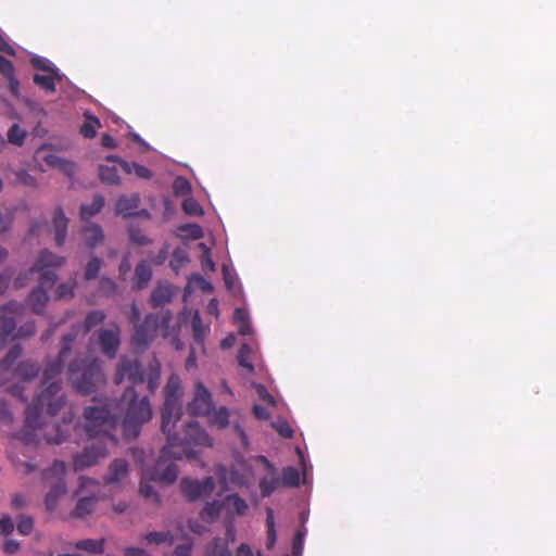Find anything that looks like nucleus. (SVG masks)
I'll return each mask as SVG.
<instances>
[{
    "mask_svg": "<svg viewBox=\"0 0 556 556\" xmlns=\"http://www.w3.org/2000/svg\"><path fill=\"white\" fill-rule=\"evenodd\" d=\"M123 435L126 440L139 437L142 426L152 418V407L147 396L138 400L132 388H126L122 397L108 400L104 403L87 406L84 410L85 429L90 438H102L103 441L116 443L112 431L116 428L119 416Z\"/></svg>",
    "mask_w": 556,
    "mask_h": 556,
    "instance_id": "obj_1",
    "label": "nucleus"
},
{
    "mask_svg": "<svg viewBox=\"0 0 556 556\" xmlns=\"http://www.w3.org/2000/svg\"><path fill=\"white\" fill-rule=\"evenodd\" d=\"M180 421L181 418L170 419L168 431H163L167 438V445L162 451L163 457L195 458L197 453L191 446H211L212 439L197 420L191 419L178 426Z\"/></svg>",
    "mask_w": 556,
    "mask_h": 556,
    "instance_id": "obj_2",
    "label": "nucleus"
},
{
    "mask_svg": "<svg viewBox=\"0 0 556 556\" xmlns=\"http://www.w3.org/2000/svg\"><path fill=\"white\" fill-rule=\"evenodd\" d=\"M65 403V395L60 393V386L52 382L42 390L26 408L25 426L22 430V439L26 444L35 441L33 430L40 426V414L46 410L49 415H55Z\"/></svg>",
    "mask_w": 556,
    "mask_h": 556,
    "instance_id": "obj_3",
    "label": "nucleus"
},
{
    "mask_svg": "<svg viewBox=\"0 0 556 556\" xmlns=\"http://www.w3.org/2000/svg\"><path fill=\"white\" fill-rule=\"evenodd\" d=\"M68 378L74 389L81 394H91L105 377L98 359L75 358L68 366Z\"/></svg>",
    "mask_w": 556,
    "mask_h": 556,
    "instance_id": "obj_4",
    "label": "nucleus"
},
{
    "mask_svg": "<svg viewBox=\"0 0 556 556\" xmlns=\"http://www.w3.org/2000/svg\"><path fill=\"white\" fill-rule=\"evenodd\" d=\"M184 390L181 387L180 378L177 375H172L164 388V404L162 407V431H168L170 419H180L182 416L181 397Z\"/></svg>",
    "mask_w": 556,
    "mask_h": 556,
    "instance_id": "obj_5",
    "label": "nucleus"
},
{
    "mask_svg": "<svg viewBox=\"0 0 556 556\" xmlns=\"http://www.w3.org/2000/svg\"><path fill=\"white\" fill-rule=\"evenodd\" d=\"M90 342L108 358H115L122 342L119 326L112 324L109 328H100L92 334Z\"/></svg>",
    "mask_w": 556,
    "mask_h": 556,
    "instance_id": "obj_6",
    "label": "nucleus"
},
{
    "mask_svg": "<svg viewBox=\"0 0 556 556\" xmlns=\"http://www.w3.org/2000/svg\"><path fill=\"white\" fill-rule=\"evenodd\" d=\"M64 263L65 257L45 249L40 252L33 269L40 274L41 285L53 286L58 279L54 268L61 267Z\"/></svg>",
    "mask_w": 556,
    "mask_h": 556,
    "instance_id": "obj_7",
    "label": "nucleus"
},
{
    "mask_svg": "<svg viewBox=\"0 0 556 556\" xmlns=\"http://www.w3.org/2000/svg\"><path fill=\"white\" fill-rule=\"evenodd\" d=\"M108 454V444L102 438H91L90 442L85 446L83 452L78 453L74 458V467L81 470L97 464Z\"/></svg>",
    "mask_w": 556,
    "mask_h": 556,
    "instance_id": "obj_8",
    "label": "nucleus"
},
{
    "mask_svg": "<svg viewBox=\"0 0 556 556\" xmlns=\"http://www.w3.org/2000/svg\"><path fill=\"white\" fill-rule=\"evenodd\" d=\"M157 330V315L148 314L141 323L135 325L131 344L138 350H146L156 337Z\"/></svg>",
    "mask_w": 556,
    "mask_h": 556,
    "instance_id": "obj_9",
    "label": "nucleus"
},
{
    "mask_svg": "<svg viewBox=\"0 0 556 556\" xmlns=\"http://www.w3.org/2000/svg\"><path fill=\"white\" fill-rule=\"evenodd\" d=\"M115 383L119 384L128 380L131 384H138L146 381L144 370L138 359L122 357L116 366ZM129 388L134 389V386Z\"/></svg>",
    "mask_w": 556,
    "mask_h": 556,
    "instance_id": "obj_10",
    "label": "nucleus"
},
{
    "mask_svg": "<svg viewBox=\"0 0 556 556\" xmlns=\"http://www.w3.org/2000/svg\"><path fill=\"white\" fill-rule=\"evenodd\" d=\"M214 408L212 394L208 389L201 382L194 383V394L188 403V410L193 416L208 415Z\"/></svg>",
    "mask_w": 556,
    "mask_h": 556,
    "instance_id": "obj_11",
    "label": "nucleus"
},
{
    "mask_svg": "<svg viewBox=\"0 0 556 556\" xmlns=\"http://www.w3.org/2000/svg\"><path fill=\"white\" fill-rule=\"evenodd\" d=\"M182 493L191 501L210 495L215 489V481L212 477L203 480L184 478L180 482Z\"/></svg>",
    "mask_w": 556,
    "mask_h": 556,
    "instance_id": "obj_12",
    "label": "nucleus"
},
{
    "mask_svg": "<svg viewBox=\"0 0 556 556\" xmlns=\"http://www.w3.org/2000/svg\"><path fill=\"white\" fill-rule=\"evenodd\" d=\"M21 303L12 301L0 307V337L15 336L16 316L23 312Z\"/></svg>",
    "mask_w": 556,
    "mask_h": 556,
    "instance_id": "obj_13",
    "label": "nucleus"
},
{
    "mask_svg": "<svg viewBox=\"0 0 556 556\" xmlns=\"http://www.w3.org/2000/svg\"><path fill=\"white\" fill-rule=\"evenodd\" d=\"M236 540V532L232 527L226 529L224 538H214L207 543L205 552L207 556H233L229 544Z\"/></svg>",
    "mask_w": 556,
    "mask_h": 556,
    "instance_id": "obj_14",
    "label": "nucleus"
},
{
    "mask_svg": "<svg viewBox=\"0 0 556 556\" xmlns=\"http://www.w3.org/2000/svg\"><path fill=\"white\" fill-rule=\"evenodd\" d=\"M160 481L154 471L144 469L142 471L141 481L139 485V493L146 501L150 502L153 505H157L160 503V494L155 490L154 483Z\"/></svg>",
    "mask_w": 556,
    "mask_h": 556,
    "instance_id": "obj_15",
    "label": "nucleus"
},
{
    "mask_svg": "<svg viewBox=\"0 0 556 556\" xmlns=\"http://www.w3.org/2000/svg\"><path fill=\"white\" fill-rule=\"evenodd\" d=\"M140 197L138 193L122 195L116 202V212L123 216H149L147 210L138 211Z\"/></svg>",
    "mask_w": 556,
    "mask_h": 556,
    "instance_id": "obj_16",
    "label": "nucleus"
},
{
    "mask_svg": "<svg viewBox=\"0 0 556 556\" xmlns=\"http://www.w3.org/2000/svg\"><path fill=\"white\" fill-rule=\"evenodd\" d=\"M67 356H61L60 354L51 362L47 364V367L43 371L42 383L47 389L52 382H56L60 386V393L62 392V382L60 380V375L64 368L65 359Z\"/></svg>",
    "mask_w": 556,
    "mask_h": 556,
    "instance_id": "obj_17",
    "label": "nucleus"
},
{
    "mask_svg": "<svg viewBox=\"0 0 556 556\" xmlns=\"http://www.w3.org/2000/svg\"><path fill=\"white\" fill-rule=\"evenodd\" d=\"M261 462L269 471V477H263L260 481V489L263 496H269L277 488L282 485L280 477L276 473V467L265 457L260 456Z\"/></svg>",
    "mask_w": 556,
    "mask_h": 556,
    "instance_id": "obj_18",
    "label": "nucleus"
},
{
    "mask_svg": "<svg viewBox=\"0 0 556 556\" xmlns=\"http://www.w3.org/2000/svg\"><path fill=\"white\" fill-rule=\"evenodd\" d=\"M80 238L84 244L89 249H94L104 240V231L102 227L96 223H88L81 227Z\"/></svg>",
    "mask_w": 556,
    "mask_h": 556,
    "instance_id": "obj_19",
    "label": "nucleus"
},
{
    "mask_svg": "<svg viewBox=\"0 0 556 556\" xmlns=\"http://www.w3.org/2000/svg\"><path fill=\"white\" fill-rule=\"evenodd\" d=\"M128 471L129 464L126 459H114L109 467V472L105 476L104 480L108 484L118 483L128 476Z\"/></svg>",
    "mask_w": 556,
    "mask_h": 556,
    "instance_id": "obj_20",
    "label": "nucleus"
},
{
    "mask_svg": "<svg viewBox=\"0 0 556 556\" xmlns=\"http://www.w3.org/2000/svg\"><path fill=\"white\" fill-rule=\"evenodd\" d=\"M49 285H41L39 280V286L35 288L30 294L28 295L27 302L31 307L33 312L36 314H41L45 311L46 304L49 300L46 288H50Z\"/></svg>",
    "mask_w": 556,
    "mask_h": 556,
    "instance_id": "obj_21",
    "label": "nucleus"
},
{
    "mask_svg": "<svg viewBox=\"0 0 556 556\" xmlns=\"http://www.w3.org/2000/svg\"><path fill=\"white\" fill-rule=\"evenodd\" d=\"M68 218L64 215L61 208H58L53 214L52 227L54 232V240L58 245H63L67 236Z\"/></svg>",
    "mask_w": 556,
    "mask_h": 556,
    "instance_id": "obj_22",
    "label": "nucleus"
},
{
    "mask_svg": "<svg viewBox=\"0 0 556 556\" xmlns=\"http://www.w3.org/2000/svg\"><path fill=\"white\" fill-rule=\"evenodd\" d=\"M67 489L63 479L58 480L49 490L45 497V505L48 510H54L59 504V500L66 494Z\"/></svg>",
    "mask_w": 556,
    "mask_h": 556,
    "instance_id": "obj_23",
    "label": "nucleus"
},
{
    "mask_svg": "<svg viewBox=\"0 0 556 556\" xmlns=\"http://www.w3.org/2000/svg\"><path fill=\"white\" fill-rule=\"evenodd\" d=\"M142 539L148 545H166L172 546L175 542V534L172 531H150L147 532Z\"/></svg>",
    "mask_w": 556,
    "mask_h": 556,
    "instance_id": "obj_24",
    "label": "nucleus"
},
{
    "mask_svg": "<svg viewBox=\"0 0 556 556\" xmlns=\"http://www.w3.org/2000/svg\"><path fill=\"white\" fill-rule=\"evenodd\" d=\"M173 299V290L169 285H159L151 294V304L154 307L163 306Z\"/></svg>",
    "mask_w": 556,
    "mask_h": 556,
    "instance_id": "obj_25",
    "label": "nucleus"
},
{
    "mask_svg": "<svg viewBox=\"0 0 556 556\" xmlns=\"http://www.w3.org/2000/svg\"><path fill=\"white\" fill-rule=\"evenodd\" d=\"M148 389L154 393L160 384L161 365L156 359L150 362L147 371H144Z\"/></svg>",
    "mask_w": 556,
    "mask_h": 556,
    "instance_id": "obj_26",
    "label": "nucleus"
},
{
    "mask_svg": "<svg viewBox=\"0 0 556 556\" xmlns=\"http://www.w3.org/2000/svg\"><path fill=\"white\" fill-rule=\"evenodd\" d=\"M40 367L31 361H24L16 367L15 374L18 378L29 381L38 376Z\"/></svg>",
    "mask_w": 556,
    "mask_h": 556,
    "instance_id": "obj_27",
    "label": "nucleus"
},
{
    "mask_svg": "<svg viewBox=\"0 0 556 556\" xmlns=\"http://www.w3.org/2000/svg\"><path fill=\"white\" fill-rule=\"evenodd\" d=\"M152 277V268L146 261L140 262L135 269V285L141 289L148 285Z\"/></svg>",
    "mask_w": 556,
    "mask_h": 556,
    "instance_id": "obj_28",
    "label": "nucleus"
},
{
    "mask_svg": "<svg viewBox=\"0 0 556 556\" xmlns=\"http://www.w3.org/2000/svg\"><path fill=\"white\" fill-rule=\"evenodd\" d=\"M97 501L98 498L94 495L79 498L72 515L78 518L86 517L93 510Z\"/></svg>",
    "mask_w": 556,
    "mask_h": 556,
    "instance_id": "obj_29",
    "label": "nucleus"
},
{
    "mask_svg": "<svg viewBox=\"0 0 556 556\" xmlns=\"http://www.w3.org/2000/svg\"><path fill=\"white\" fill-rule=\"evenodd\" d=\"M74 547L93 554H102L104 552V539L93 540L85 539L74 543Z\"/></svg>",
    "mask_w": 556,
    "mask_h": 556,
    "instance_id": "obj_30",
    "label": "nucleus"
},
{
    "mask_svg": "<svg viewBox=\"0 0 556 556\" xmlns=\"http://www.w3.org/2000/svg\"><path fill=\"white\" fill-rule=\"evenodd\" d=\"M104 205V198L100 194L96 195L90 204H83L80 206V216L83 219H88L91 216L101 212Z\"/></svg>",
    "mask_w": 556,
    "mask_h": 556,
    "instance_id": "obj_31",
    "label": "nucleus"
},
{
    "mask_svg": "<svg viewBox=\"0 0 556 556\" xmlns=\"http://www.w3.org/2000/svg\"><path fill=\"white\" fill-rule=\"evenodd\" d=\"M160 467H161V462L157 463L156 469L153 470L154 475L156 476V478L160 481H165L167 483H172L177 480L179 471H178V467L176 464H174V463L168 464L166 466V468L162 471L160 470Z\"/></svg>",
    "mask_w": 556,
    "mask_h": 556,
    "instance_id": "obj_32",
    "label": "nucleus"
},
{
    "mask_svg": "<svg viewBox=\"0 0 556 556\" xmlns=\"http://www.w3.org/2000/svg\"><path fill=\"white\" fill-rule=\"evenodd\" d=\"M157 320H159V329L162 330V334L164 338H167L169 336H177V332L175 329L170 328V323L173 319V314L170 311H163L161 313H157Z\"/></svg>",
    "mask_w": 556,
    "mask_h": 556,
    "instance_id": "obj_33",
    "label": "nucleus"
},
{
    "mask_svg": "<svg viewBox=\"0 0 556 556\" xmlns=\"http://www.w3.org/2000/svg\"><path fill=\"white\" fill-rule=\"evenodd\" d=\"M99 175L102 182L108 185H119L121 178L115 166L100 165Z\"/></svg>",
    "mask_w": 556,
    "mask_h": 556,
    "instance_id": "obj_34",
    "label": "nucleus"
},
{
    "mask_svg": "<svg viewBox=\"0 0 556 556\" xmlns=\"http://www.w3.org/2000/svg\"><path fill=\"white\" fill-rule=\"evenodd\" d=\"M101 126L98 117L93 115H86V121L80 127V132L85 138H93L97 135V129Z\"/></svg>",
    "mask_w": 556,
    "mask_h": 556,
    "instance_id": "obj_35",
    "label": "nucleus"
},
{
    "mask_svg": "<svg viewBox=\"0 0 556 556\" xmlns=\"http://www.w3.org/2000/svg\"><path fill=\"white\" fill-rule=\"evenodd\" d=\"M106 318V314L102 309H93L89 312L84 321L85 332L90 331L96 326L100 325Z\"/></svg>",
    "mask_w": 556,
    "mask_h": 556,
    "instance_id": "obj_36",
    "label": "nucleus"
},
{
    "mask_svg": "<svg viewBox=\"0 0 556 556\" xmlns=\"http://www.w3.org/2000/svg\"><path fill=\"white\" fill-rule=\"evenodd\" d=\"M223 509V503L219 501H213L206 503L205 507L201 511V517L205 521H213L219 517Z\"/></svg>",
    "mask_w": 556,
    "mask_h": 556,
    "instance_id": "obj_37",
    "label": "nucleus"
},
{
    "mask_svg": "<svg viewBox=\"0 0 556 556\" xmlns=\"http://www.w3.org/2000/svg\"><path fill=\"white\" fill-rule=\"evenodd\" d=\"M79 331H80V326L79 325H74L72 327V329L67 333H65L63 336V338H62V346H61V350L59 352L61 356H67V354L71 352L72 343L77 338Z\"/></svg>",
    "mask_w": 556,
    "mask_h": 556,
    "instance_id": "obj_38",
    "label": "nucleus"
},
{
    "mask_svg": "<svg viewBox=\"0 0 556 556\" xmlns=\"http://www.w3.org/2000/svg\"><path fill=\"white\" fill-rule=\"evenodd\" d=\"M189 262V255L187 251L184 248H176L173 251L172 260H170V267L178 273V270Z\"/></svg>",
    "mask_w": 556,
    "mask_h": 556,
    "instance_id": "obj_39",
    "label": "nucleus"
},
{
    "mask_svg": "<svg viewBox=\"0 0 556 556\" xmlns=\"http://www.w3.org/2000/svg\"><path fill=\"white\" fill-rule=\"evenodd\" d=\"M282 485L298 486L300 484V472L295 467L288 466L282 470L280 478Z\"/></svg>",
    "mask_w": 556,
    "mask_h": 556,
    "instance_id": "obj_40",
    "label": "nucleus"
},
{
    "mask_svg": "<svg viewBox=\"0 0 556 556\" xmlns=\"http://www.w3.org/2000/svg\"><path fill=\"white\" fill-rule=\"evenodd\" d=\"M103 261L98 257L93 256L90 258V261L86 264L84 277L86 280H92L96 279L102 268Z\"/></svg>",
    "mask_w": 556,
    "mask_h": 556,
    "instance_id": "obj_41",
    "label": "nucleus"
},
{
    "mask_svg": "<svg viewBox=\"0 0 556 556\" xmlns=\"http://www.w3.org/2000/svg\"><path fill=\"white\" fill-rule=\"evenodd\" d=\"M226 505L238 515H244L248 509L247 502L237 494L227 495Z\"/></svg>",
    "mask_w": 556,
    "mask_h": 556,
    "instance_id": "obj_42",
    "label": "nucleus"
},
{
    "mask_svg": "<svg viewBox=\"0 0 556 556\" xmlns=\"http://www.w3.org/2000/svg\"><path fill=\"white\" fill-rule=\"evenodd\" d=\"M121 165H122L123 169L127 173H131L132 168H134L135 174L139 178L149 179L152 177V172L143 165H140L137 163L129 164L128 162H125V161H122Z\"/></svg>",
    "mask_w": 556,
    "mask_h": 556,
    "instance_id": "obj_43",
    "label": "nucleus"
},
{
    "mask_svg": "<svg viewBox=\"0 0 556 556\" xmlns=\"http://www.w3.org/2000/svg\"><path fill=\"white\" fill-rule=\"evenodd\" d=\"M56 76L54 74L51 75H40L35 74L34 75V83L38 85L40 88L46 90L47 92H54L55 91V84L54 78Z\"/></svg>",
    "mask_w": 556,
    "mask_h": 556,
    "instance_id": "obj_44",
    "label": "nucleus"
},
{
    "mask_svg": "<svg viewBox=\"0 0 556 556\" xmlns=\"http://www.w3.org/2000/svg\"><path fill=\"white\" fill-rule=\"evenodd\" d=\"M65 471V464L62 460H54L49 469L42 471V479L48 480L51 476H54L60 480L63 479Z\"/></svg>",
    "mask_w": 556,
    "mask_h": 556,
    "instance_id": "obj_45",
    "label": "nucleus"
},
{
    "mask_svg": "<svg viewBox=\"0 0 556 556\" xmlns=\"http://www.w3.org/2000/svg\"><path fill=\"white\" fill-rule=\"evenodd\" d=\"M22 349L20 345L12 346L7 353L5 357L0 363V368L2 370H8L11 366L16 362V359L21 356Z\"/></svg>",
    "mask_w": 556,
    "mask_h": 556,
    "instance_id": "obj_46",
    "label": "nucleus"
},
{
    "mask_svg": "<svg viewBox=\"0 0 556 556\" xmlns=\"http://www.w3.org/2000/svg\"><path fill=\"white\" fill-rule=\"evenodd\" d=\"M251 354V346L248 343H243L238 353L239 365L247 368L250 372L254 371L253 364L249 361Z\"/></svg>",
    "mask_w": 556,
    "mask_h": 556,
    "instance_id": "obj_47",
    "label": "nucleus"
},
{
    "mask_svg": "<svg viewBox=\"0 0 556 556\" xmlns=\"http://www.w3.org/2000/svg\"><path fill=\"white\" fill-rule=\"evenodd\" d=\"M26 135L27 134L24 129H22L17 124H14L8 131V140L13 144L22 146L24 143Z\"/></svg>",
    "mask_w": 556,
    "mask_h": 556,
    "instance_id": "obj_48",
    "label": "nucleus"
},
{
    "mask_svg": "<svg viewBox=\"0 0 556 556\" xmlns=\"http://www.w3.org/2000/svg\"><path fill=\"white\" fill-rule=\"evenodd\" d=\"M191 326L193 330V338L194 341L198 343H201L205 336V327L202 323L201 316L197 312L191 320Z\"/></svg>",
    "mask_w": 556,
    "mask_h": 556,
    "instance_id": "obj_49",
    "label": "nucleus"
},
{
    "mask_svg": "<svg viewBox=\"0 0 556 556\" xmlns=\"http://www.w3.org/2000/svg\"><path fill=\"white\" fill-rule=\"evenodd\" d=\"M182 210L187 215L191 216H200L203 214L202 206L193 198H187L182 201Z\"/></svg>",
    "mask_w": 556,
    "mask_h": 556,
    "instance_id": "obj_50",
    "label": "nucleus"
},
{
    "mask_svg": "<svg viewBox=\"0 0 556 556\" xmlns=\"http://www.w3.org/2000/svg\"><path fill=\"white\" fill-rule=\"evenodd\" d=\"M75 280L60 283L56 289L58 299H72L75 294Z\"/></svg>",
    "mask_w": 556,
    "mask_h": 556,
    "instance_id": "obj_51",
    "label": "nucleus"
},
{
    "mask_svg": "<svg viewBox=\"0 0 556 556\" xmlns=\"http://www.w3.org/2000/svg\"><path fill=\"white\" fill-rule=\"evenodd\" d=\"M213 424L217 425L219 428H226L229 425V410L227 407L222 406L217 410L214 412L212 417Z\"/></svg>",
    "mask_w": 556,
    "mask_h": 556,
    "instance_id": "obj_52",
    "label": "nucleus"
},
{
    "mask_svg": "<svg viewBox=\"0 0 556 556\" xmlns=\"http://www.w3.org/2000/svg\"><path fill=\"white\" fill-rule=\"evenodd\" d=\"M266 525H267V543H266V545L268 548H271L276 542V530H275L274 516H273L271 509H268Z\"/></svg>",
    "mask_w": 556,
    "mask_h": 556,
    "instance_id": "obj_53",
    "label": "nucleus"
},
{
    "mask_svg": "<svg viewBox=\"0 0 556 556\" xmlns=\"http://www.w3.org/2000/svg\"><path fill=\"white\" fill-rule=\"evenodd\" d=\"M174 192L178 195H185L191 192V184L185 177H177L173 185Z\"/></svg>",
    "mask_w": 556,
    "mask_h": 556,
    "instance_id": "obj_54",
    "label": "nucleus"
},
{
    "mask_svg": "<svg viewBox=\"0 0 556 556\" xmlns=\"http://www.w3.org/2000/svg\"><path fill=\"white\" fill-rule=\"evenodd\" d=\"M99 291L102 295L110 296L116 291V283L106 277H102L99 281Z\"/></svg>",
    "mask_w": 556,
    "mask_h": 556,
    "instance_id": "obj_55",
    "label": "nucleus"
},
{
    "mask_svg": "<svg viewBox=\"0 0 556 556\" xmlns=\"http://www.w3.org/2000/svg\"><path fill=\"white\" fill-rule=\"evenodd\" d=\"M12 463H13V466L15 467V469L21 471L24 475H29V473L36 471L38 468V466L35 463L22 460L20 458L13 459Z\"/></svg>",
    "mask_w": 556,
    "mask_h": 556,
    "instance_id": "obj_56",
    "label": "nucleus"
},
{
    "mask_svg": "<svg viewBox=\"0 0 556 556\" xmlns=\"http://www.w3.org/2000/svg\"><path fill=\"white\" fill-rule=\"evenodd\" d=\"M254 388L256 390L257 395L260 396V399L262 401H264L273 406L276 405L275 397L268 392V390L266 389L265 386H263L261 383H254Z\"/></svg>",
    "mask_w": 556,
    "mask_h": 556,
    "instance_id": "obj_57",
    "label": "nucleus"
},
{
    "mask_svg": "<svg viewBox=\"0 0 556 556\" xmlns=\"http://www.w3.org/2000/svg\"><path fill=\"white\" fill-rule=\"evenodd\" d=\"M274 428L277 430V432L286 438V439H289V438H292L293 435V429L291 428V426L288 424V421L286 420H279L277 422H274L273 424Z\"/></svg>",
    "mask_w": 556,
    "mask_h": 556,
    "instance_id": "obj_58",
    "label": "nucleus"
},
{
    "mask_svg": "<svg viewBox=\"0 0 556 556\" xmlns=\"http://www.w3.org/2000/svg\"><path fill=\"white\" fill-rule=\"evenodd\" d=\"M33 527H34V520L29 516L21 517V519L17 522V530L20 531V533H22L24 535L29 534L33 530Z\"/></svg>",
    "mask_w": 556,
    "mask_h": 556,
    "instance_id": "obj_59",
    "label": "nucleus"
},
{
    "mask_svg": "<svg viewBox=\"0 0 556 556\" xmlns=\"http://www.w3.org/2000/svg\"><path fill=\"white\" fill-rule=\"evenodd\" d=\"M0 73L3 75V77H10L15 75V70L13 63L0 54Z\"/></svg>",
    "mask_w": 556,
    "mask_h": 556,
    "instance_id": "obj_60",
    "label": "nucleus"
},
{
    "mask_svg": "<svg viewBox=\"0 0 556 556\" xmlns=\"http://www.w3.org/2000/svg\"><path fill=\"white\" fill-rule=\"evenodd\" d=\"M55 435L52 437L50 434H45V439L46 441L49 443V444H60L62 443L66 437H67V433L66 431H64L60 426H56L55 427Z\"/></svg>",
    "mask_w": 556,
    "mask_h": 556,
    "instance_id": "obj_61",
    "label": "nucleus"
},
{
    "mask_svg": "<svg viewBox=\"0 0 556 556\" xmlns=\"http://www.w3.org/2000/svg\"><path fill=\"white\" fill-rule=\"evenodd\" d=\"M129 238L131 242L137 243L139 245H147L151 242L147 236H144L139 229L135 228L130 229Z\"/></svg>",
    "mask_w": 556,
    "mask_h": 556,
    "instance_id": "obj_62",
    "label": "nucleus"
},
{
    "mask_svg": "<svg viewBox=\"0 0 556 556\" xmlns=\"http://www.w3.org/2000/svg\"><path fill=\"white\" fill-rule=\"evenodd\" d=\"M13 275H14V270L11 267H7L0 274V294H2L9 287V283L13 277Z\"/></svg>",
    "mask_w": 556,
    "mask_h": 556,
    "instance_id": "obj_63",
    "label": "nucleus"
},
{
    "mask_svg": "<svg viewBox=\"0 0 556 556\" xmlns=\"http://www.w3.org/2000/svg\"><path fill=\"white\" fill-rule=\"evenodd\" d=\"M17 179L20 182L27 187H37V179L30 175L27 170H21L17 173Z\"/></svg>",
    "mask_w": 556,
    "mask_h": 556,
    "instance_id": "obj_64",
    "label": "nucleus"
}]
</instances>
